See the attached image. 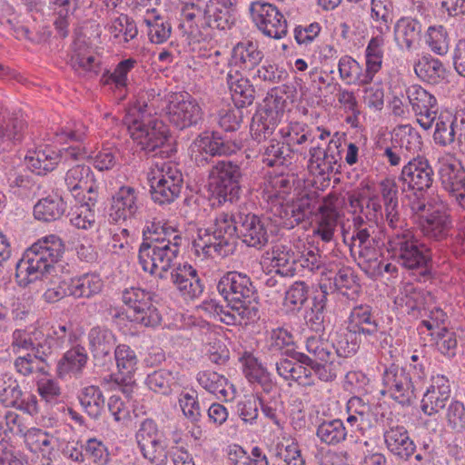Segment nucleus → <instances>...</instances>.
<instances>
[{"instance_id":"1","label":"nucleus","mask_w":465,"mask_h":465,"mask_svg":"<svg viewBox=\"0 0 465 465\" xmlns=\"http://www.w3.org/2000/svg\"><path fill=\"white\" fill-rule=\"evenodd\" d=\"M240 149V143L225 140L215 134H201L193 142L194 162L198 167L210 165L209 187L219 204L233 203L239 199L243 173L241 163L230 159L217 160L214 157L231 155Z\"/></svg>"},{"instance_id":"2","label":"nucleus","mask_w":465,"mask_h":465,"mask_svg":"<svg viewBox=\"0 0 465 465\" xmlns=\"http://www.w3.org/2000/svg\"><path fill=\"white\" fill-rule=\"evenodd\" d=\"M164 109V102L155 89L139 94L124 118L132 139L145 155L163 159L172 151L167 144L169 131L163 121L154 117Z\"/></svg>"},{"instance_id":"3","label":"nucleus","mask_w":465,"mask_h":465,"mask_svg":"<svg viewBox=\"0 0 465 465\" xmlns=\"http://www.w3.org/2000/svg\"><path fill=\"white\" fill-rule=\"evenodd\" d=\"M138 259L142 269L160 279H167L177 263L183 237L175 228L161 221L148 222L143 230Z\"/></svg>"},{"instance_id":"4","label":"nucleus","mask_w":465,"mask_h":465,"mask_svg":"<svg viewBox=\"0 0 465 465\" xmlns=\"http://www.w3.org/2000/svg\"><path fill=\"white\" fill-rule=\"evenodd\" d=\"M388 226L393 230L387 242V251L397 263L409 271H420L426 276L431 267L430 250L420 243L413 232L406 228L398 209L385 212Z\"/></svg>"},{"instance_id":"5","label":"nucleus","mask_w":465,"mask_h":465,"mask_svg":"<svg viewBox=\"0 0 465 465\" xmlns=\"http://www.w3.org/2000/svg\"><path fill=\"white\" fill-rule=\"evenodd\" d=\"M217 291L246 322L260 319L259 296L253 282L246 274L236 271L226 272L219 280Z\"/></svg>"},{"instance_id":"6","label":"nucleus","mask_w":465,"mask_h":465,"mask_svg":"<svg viewBox=\"0 0 465 465\" xmlns=\"http://www.w3.org/2000/svg\"><path fill=\"white\" fill-rule=\"evenodd\" d=\"M64 252L63 241L54 234L39 239L24 253L16 263V277H24L28 282L49 272Z\"/></svg>"},{"instance_id":"7","label":"nucleus","mask_w":465,"mask_h":465,"mask_svg":"<svg viewBox=\"0 0 465 465\" xmlns=\"http://www.w3.org/2000/svg\"><path fill=\"white\" fill-rule=\"evenodd\" d=\"M148 181L152 199L159 204L173 203L180 195L183 183L182 172L173 162L153 163Z\"/></svg>"},{"instance_id":"8","label":"nucleus","mask_w":465,"mask_h":465,"mask_svg":"<svg viewBox=\"0 0 465 465\" xmlns=\"http://www.w3.org/2000/svg\"><path fill=\"white\" fill-rule=\"evenodd\" d=\"M347 331L357 335L360 341L371 344L379 341L381 348H385L391 341V336L385 331L379 314L368 304L356 305L351 309Z\"/></svg>"},{"instance_id":"9","label":"nucleus","mask_w":465,"mask_h":465,"mask_svg":"<svg viewBox=\"0 0 465 465\" xmlns=\"http://www.w3.org/2000/svg\"><path fill=\"white\" fill-rule=\"evenodd\" d=\"M381 383V394L389 395L402 406L411 405L417 397L410 373L394 362L384 366Z\"/></svg>"},{"instance_id":"10","label":"nucleus","mask_w":465,"mask_h":465,"mask_svg":"<svg viewBox=\"0 0 465 465\" xmlns=\"http://www.w3.org/2000/svg\"><path fill=\"white\" fill-rule=\"evenodd\" d=\"M235 223H238V237L248 246L257 249L265 246L270 237L276 232V226L270 218L244 210L236 212Z\"/></svg>"},{"instance_id":"11","label":"nucleus","mask_w":465,"mask_h":465,"mask_svg":"<svg viewBox=\"0 0 465 465\" xmlns=\"http://www.w3.org/2000/svg\"><path fill=\"white\" fill-rule=\"evenodd\" d=\"M165 109L170 123L180 130L194 126L203 119L200 104L188 93L171 94Z\"/></svg>"},{"instance_id":"12","label":"nucleus","mask_w":465,"mask_h":465,"mask_svg":"<svg viewBox=\"0 0 465 465\" xmlns=\"http://www.w3.org/2000/svg\"><path fill=\"white\" fill-rule=\"evenodd\" d=\"M250 13L252 22L264 35L277 40L287 35V20L275 5L263 1L252 2Z\"/></svg>"},{"instance_id":"13","label":"nucleus","mask_w":465,"mask_h":465,"mask_svg":"<svg viewBox=\"0 0 465 465\" xmlns=\"http://www.w3.org/2000/svg\"><path fill=\"white\" fill-rule=\"evenodd\" d=\"M434 171L423 156L413 157L403 165L399 181L403 191H412L416 195L427 192L433 184Z\"/></svg>"},{"instance_id":"14","label":"nucleus","mask_w":465,"mask_h":465,"mask_svg":"<svg viewBox=\"0 0 465 465\" xmlns=\"http://www.w3.org/2000/svg\"><path fill=\"white\" fill-rule=\"evenodd\" d=\"M416 213H421L420 216V229L422 234L436 242L447 239L452 229V221L446 212L427 206L424 203L418 202L412 205Z\"/></svg>"},{"instance_id":"15","label":"nucleus","mask_w":465,"mask_h":465,"mask_svg":"<svg viewBox=\"0 0 465 465\" xmlns=\"http://www.w3.org/2000/svg\"><path fill=\"white\" fill-rule=\"evenodd\" d=\"M341 143L338 141L330 140L327 146L320 143H313L309 150L308 169L316 176H324L337 172L341 167L339 161L341 159Z\"/></svg>"},{"instance_id":"16","label":"nucleus","mask_w":465,"mask_h":465,"mask_svg":"<svg viewBox=\"0 0 465 465\" xmlns=\"http://www.w3.org/2000/svg\"><path fill=\"white\" fill-rule=\"evenodd\" d=\"M406 95L417 122L424 129L431 128L437 118L438 103L436 97L419 84L407 87Z\"/></svg>"},{"instance_id":"17","label":"nucleus","mask_w":465,"mask_h":465,"mask_svg":"<svg viewBox=\"0 0 465 465\" xmlns=\"http://www.w3.org/2000/svg\"><path fill=\"white\" fill-rule=\"evenodd\" d=\"M0 401L6 407H15L30 415L38 413V402L35 395L23 391L18 381L5 375L0 380Z\"/></svg>"},{"instance_id":"18","label":"nucleus","mask_w":465,"mask_h":465,"mask_svg":"<svg viewBox=\"0 0 465 465\" xmlns=\"http://www.w3.org/2000/svg\"><path fill=\"white\" fill-rule=\"evenodd\" d=\"M383 437L387 449L402 460H408L415 451L416 446L407 429L391 415L384 420Z\"/></svg>"},{"instance_id":"19","label":"nucleus","mask_w":465,"mask_h":465,"mask_svg":"<svg viewBox=\"0 0 465 465\" xmlns=\"http://www.w3.org/2000/svg\"><path fill=\"white\" fill-rule=\"evenodd\" d=\"M169 274L173 286L184 300H194L203 294L204 283L198 271L191 264L179 263Z\"/></svg>"},{"instance_id":"20","label":"nucleus","mask_w":465,"mask_h":465,"mask_svg":"<svg viewBox=\"0 0 465 465\" xmlns=\"http://www.w3.org/2000/svg\"><path fill=\"white\" fill-rule=\"evenodd\" d=\"M338 202L339 197L336 194H328L322 199L316 211L317 220L313 233L325 242L332 241L338 225L341 216L338 211Z\"/></svg>"},{"instance_id":"21","label":"nucleus","mask_w":465,"mask_h":465,"mask_svg":"<svg viewBox=\"0 0 465 465\" xmlns=\"http://www.w3.org/2000/svg\"><path fill=\"white\" fill-rule=\"evenodd\" d=\"M321 203L316 193H305L290 204L282 207L281 218L282 225L286 228H293L311 215L316 213L317 208Z\"/></svg>"},{"instance_id":"22","label":"nucleus","mask_w":465,"mask_h":465,"mask_svg":"<svg viewBox=\"0 0 465 465\" xmlns=\"http://www.w3.org/2000/svg\"><path fill=\"white\" fill-rule=\"evenodd\" d=\"M88 349L95 364L105 365L112 362V351L115 349L116 337L106 327L94 326L87 333Z\"/></svg>"},{"instance_id":"23","label":"nucleus","mask_w":465,"mask_h":465,"mask_svg":"<svg viewBox=\"0 0 465 465\" xmlns=\"http://www.w3.org/2000/svg\"><path fill=\"white\" fill-rule=\"evenodd\" d=\"M450 399V386L449 380L443 375L432 378L430 386L423 394L421 411L430 416L442 410Z\"/></svg>"},{"instance_id":"24","label":"nucleus","mask_w":465,"mask_h":465,"mask_svg":"<svg viewBox=\"0 0 465 465\" xmlns=\"http://www.w3.org/2000/svg\"><path fill=\"white\" fill-rule=\"evenodd\" d=\"M138 192L131 186H122L113 195L109 217L115 223L134 217L138 211Z\"/></svg>"},{"instance_id":"25","label":"nucleus","mask_w":465,"mask_h":465,"mask_svg":"<svg viewBox=\"0 0 465 465\" xmlns=\"http://www.w3.org/2000/svg\"><path fill=\"white\" fill-rule=\"evenodd\" d=\"M226 83L236 107L243 108L253 103L254 87L239 71L230 70L226 76Z\"/></svg>"},{"instance_id":"26","label":"nucleus","mask_w":465,"mask_h":465,"mask_svg":"<svg viewBox=\"0 0 465 465\" xmlns=\"http://www.w3.org/2000/svg\"><path fill=\"white\" fill-rule=\"evenodd\" d=\"M209 0L186 2L182 9L181 26L190 36L195 38L201 35V25L207 13Z\"/></svg>"},{"instance_id":"27","label":"nucleus","mask_w":465,"mask_h":465,"mask_svg":"<svg viewBox=\"0 0 465 465\" xmlns=\"http://www.w3.org/2000/svg\"><path fill=\"white\" fill-rule=\"evenodd\" d=\"M267 258L276 268L275 273L282 277H293L296 275V254L292 249L285 244L278 243L267 252Z\"/></svg>"},{"instance_id":"28","label":"nucleus","mask_w":465,"mask_h":465,"mask_svg":"<svg viewBox=\"0 0 465 465\" xmlns=\"http://www.w3.org/2000/svg\"><path fill=\"white\" fill-rule=\"evenodd\" d=\"M282 114L278 110L266 109L254 115L250 126L252 139L258 143L266 141L278 126Z\"/></svg>"},{"instance_id":"29","label":"nucleus","mask_w":465,"mask_h":465,"mask_svg":"<svg viewBox=\"0 0 465 465\" xmlns=\"http://www.w3.org/2000/svg\"><path fill=\"white\" fill-rule=\"evenodd\" d=\"M206 15L201 25V28L211 27L218 30L231 28L235 22V6H223L215 0H209Z\"/></svg>"},{"instance_id":"30","label":"nucleus","mask_w":465,"mask_h":465,"mask_svg":"<svg viewBox=\"0 0 465 465\" xmlns=\"http://www.w3.org/2000/svg\"><path fill=\"white\" fill-rule=\"evenodd\" d=\"M422 25L417 19L401 17L394 25L395 40L399 45L411 50L419 45Z\"/></svg>"},{"instance_id":"31","label":"nucleus","mask_w":465,"mask_h":465,"mask_svg":"<svg viewBox=\"0 0 465 465\" xmlns=\"http://www.w3.org/2000/svg\"><path fill=\"white\" fill-rule=\"evenodd\" d=\"M211 231L208 226L198 230V237L193 241V247L196 252L199 253L202 251L205 256L211 257L214 254L226 257L232 253L233 251L230 247L225 248L223 246L222 238L218 237V234L211 232Z\"/></svg>"},{"instance_id":"32","label":"nucleus","mask_w":465,"mask_h":465,"mask_svg":"<svg viewBox=\"0 0 465 465\" xmlns=\"http://www.w3.org/2000/svg\"><path fill=\"white\" fill-rule=\"evenodd\" d=\"M236 222L235 213H220L208 227L213 230L211 232L218 234V237L222 238V242L225 248L230 247L232 251L234 250L235 235L238 236V223Z\"/></svg>"},{"instance_id":"33","label":"nucleus","mask_w":465,"mask_h":465,"mask_svg":"<svg viewBox=\"0 0 465 465\" xmlns=\"http://www.w3.org/2000/svg\"><path fill=\"white\" fill-rule=\"evenodd\" d=\"M67 208L62 196L48 195L40 199L34 206L35 218L43 222H53L60 219Z\"/></svg>"},{"instance_id":"34","label":"nucleus","mask_w":465,"mask_h":465,"mask_svg":"<svg viewBox=\"0 0 465 465\" xmlns=\"http://www.w3.org/2000/svg\"><path fill=\"white\" fill-rule=\"evenodd\" d=\"M69 296L91 298L103 289V281L98 274L84 273L69 280Z\"/></svg>"},{"instance_id":"35","label":"nucleus","mask_w":465,"mask_h":465,"mask_svg":"<svg viewBox=\"0 0 465 465\" xmlns=\"http://www.w3.org/2000/svg\"><path fill=\"white\" fill-rule=\"evenodd\" d=\"M415 74L422 81L438 84L446 78V69L437 58L424 55L414 64Z\"/></svg>"},{"instance_id":"36","label":"nucleus","mask_w":465,"mask_h":465,"mask_svg":"<svg viewBox=\"0 0 465 465\" xmlns=\"http://www.w3.org/2000/svg\"><path fill=\"white\" fill-rule=\"evenodd\" d=\"M92 181V170L84 164H75L68 169L64 175V184L67 190L75 195L84 190H86L88 193H93V185H89V182Z\"/></svg>"},{"instance_id":"37","label":"nucleus","mask_w":465,"mask_h":465,"mask_svg":"<svg viewBox=\"0 0 465 465\" xmlns=\"http://www.w3.org/2000/svg\"><path fill=\"white\" fill-rule=\"evenodd\" d=\"M70 65L78 73H96L98 63L85 42L76 39L72 45Z\"/></svg>"},{"instance_id":"38","label":"nucleus","mask_w":465,"mask_h":465,"mask_svg":"<svg viewBox=\"0 0 465 465\" xmlns=\"http://www.w3.org/2000/svg\"><path fill=\"white\" fill-rule=\"evenodd\" d=\"M280 134L293 154L299 152V146L307 141H310L312 144L315 143V136L312 135V131L305 124L299 122L290 123L286 127L281 129Z\"/></svg>"},{"instance_id":"39","label":"nucleus","mask_w":465,"mask_h":465,"mask_svg":"<svg viewBox=\"0 0 465 465\" xmlns=\"http://www.w3.org/2000/svg\"><path fill=\"white\" fill-rule=\"evenodd\" d=\"M25 160L28 169L41 175L54 169L60 161V155L51 148H45L30 153Z\"/></svg>"},{"instance_id":"40","label":"nucleus","mask_w":465,"mask_h":465,"mask_svg":"<svg viewBox=\"0 0 465 465\" xmlns=\"http://www.w3.org/2000/svg\"><path fill=\"white\" fill-rule=\"evenodd\" d=\"M243 373L250 382L259 384L266 393L272 392L275 388L271 374L258 360L252 355H248L244 359Z\"/></svg>"},{"instance_id":"41","label":"nucleus","mask_w":465,"mask_h":465,"mask_svg":"<svg viewBox=\"0 0 465 465\" xmlns=\"http://www.w3.org/2000/svg\"><path fill=\"white\" fill-rule=\"evenodd\" d=\"M78 399L84 412L92 419L97 420L104 409L105 400L101 389L97 386H87L78 395Z\"/></svg>"},{"instance_id":"42","label":"nucleus","mask_w":465,"mask_h":465,"mask_svg":"<svg viewBox=\"0 0 465 465\" xmlns=\"http://www.w3.org/2000/svg\"><path fill=\"white\" fill-rule=\"evenodd\" d=\"M233 58L242 69L253 70L263 59V53L257 45L251 42H242L233 48Z\"/></svg>"},{"instance_id":"43","label":"nucleus","mask_w":465,"mask_h":465,"mask_svg":"<svg viewBox=\"0 0 465 465\" xmlns=\"http://www.w3.org/2000/svg\"><path fill=\"white\" fill-rule=\"evenodd\" d=\"M333 283L335 289L350 301H356L361 287L351 267H342L336 272Z\"/></svg>"},{"instance_id":"44","label":"nucleus","mask_w":465,"mask_h":465,"mask_svg":"<svg viewBox=\"0 0 465 465\" xmlns=\"http://www.w3.org/2000/svg\"><path fill=\"white\" fill-rule=\"evenodd\" d=\"M87 353L83 346L77 345L67 351L57 363L60 377L68 373H79L87 362Z\"/></svg>"},{"instance_id":"45","label":"nucleus","mask_w":465,"mask_h":465,"mask_svg":"<svg viewBox=\"0 0 465 465\" xmlns=\"http://www.w3.org/2000/svg\"><path fill=\"white\" fill-rule=\"evenodd\" d=\"M348 430L343 421L340 419L323 420L316 430V436L322 443L327 445H337L347 438Z\"/></svg>"},{"instance_id":"46","label":"nucleus","mask_w":465,"mask_h":465,"mask_svg":"<svg viewBox=\"0 0 465 465\" xmlns=\"http://www.w3.org/2000/svg\"><path fill=\"white\" fill-rule=\"evenodd\" d=\"M293 159V153L283 142L271 139L264 146L262 161L268 166L289 165Z\"/></svg>"},{"instance_id":"47","label":"nucleus","mask_w":465,"mask_h":465,"mask_svg":"<svg viewBox=\"0 0 465 465\" xmlns=\"http://www.w3.org/2000/svg\"><path fill=\"white\" fill-rule=\"evenodd\" d=\"M338 70L340 78L346 84L367 85L370 84L365 80L362 66L350 55H343L340 58Z\"/></svg>"},{"instance_id":"48","label":"nucleus","mask_w":465,"mask_h":465,"mask_svg":"<svg viewBox=\"0 0 465 465\" xmlns=\"http://www.w3.org/2000/svg\"><path fill=\"white\" fill-rule=\"evenodd\" d=\"M395 303L412 316H418L424 307L423 292L412 284H406L401 293L396 297Z\"/></svg>"},{"instance_id":"49","label":"nucleus","mask_w":465,"mask_h":465,"mask_svg":"<svg viewBox=\"0 0 465 465\" xmlns=\"http://www.w3.org/2000/svg\"><path fill=\"white\" fill-rule=\"evenodd\" d=\"M108 30L118 43H128L138 35L134 20L124 14L112 20Z\"/></svg>"},{"instance_id":"50","label":"nucleus","mask_w":465,"mask_h":465,"mask_svg":"<svg viewBox=\"0 0 465 465\" xmlns=\"http://www.w3.org/2000/svg\"><path fill=\"white\" fill-rule=\"evenodd\" d=\"M177 372L160 369L147 375L146 384L149 389L162 395H169L177 384Z\"/></svg>"},{"instance_id":"51","label":"nucleus","mask_w":465,"mask_h":465,"mask_svg":"<svg viewBox=\"0 0 465 465\" xmlns=\"http://www.w3.org/2000/svg\"><path fill=\"white\" fill-rule=\"evenodd\" d=\"M393 9L392 0H371V17L380 24L377 30L381 35L390 32L393 21Z\"/></svg>"},{"instance_id":"52","label":"nucleus","mask_w":465,"mask_h":465,"mask_svg":"<svg viewBox=\"0 0 465 465\" xmlns=\"http://www.w3.org/2000/svg\"><path fill=\"white\" fill-rule=\"evenodd\" d=\"M350 203L352 208L359 209V221L362 222L365 218L368 222L377 224L378 218L382 217V207L377 195L367 199L351 198Z\"/></svg>"},{"instance_id":"53","label":"nucleus","mask_w":465,"mask_h":465,"mask_svg":"<svg viewBox=\"0 0 465 465\" xmlns=\"http://www.w3.org/2000/svg\"><path fill=\"white\" fill-rule=\"evenodd\" d=\"M443 188L451 197L465 184V169L459 163L444 164L440 170Z\"/></svg>"},{"instance_id":"54","label":"nucleus","mask_w":465,"mask_h":465,"mask_svg":"<svg viewBox=\"0 0 465 465\" xmlns=\"http://www.w3.org/2000/svg\"><path fill=\"white\" fill-rule=\"evenodd\" d=\"M298 268H302L312 273L320 272L321 274H324L326 270L324 258L319 250L312 246L305 247L300 254L296 255V273Z\"/></svg>"},{"instance_id":"55","label":"nucleus","mask_w":465,"mask_h":465,"mask_svg":"<svg viewBox=\"0 0 465 465\" xmlns=\"http://www.w3.org/2000/svg\"><path fill=\"white\" fill-rule=\"evenodd\" d=\"M197 381L204 390L218 398H226L228 396L227 379L215 371H200L197 374Z\"/></svg>"},{"instance_id":"56","label":"nucleus","mask_w":465,"mask_h":465,"mask_svg":"<svg viewBox=\"0 0 465 465\" xmlns=\"http://www.w3.org/2000/svg\"><path fill=\"white\" fill-rule=\"evenodd\" d=\"M436 119L435 130L432 136L434 143L440 147H450L456 144L451 123V114H440Z\"/></svg>"},{"instance_id":"57","label":"nucleus","mask_w":465,"mask_h":465,"mask_svg":"<svg viewBox=\"0 0 465 465\" xmlns=\"http://www.w3.org/2000/svg\"><path fill=\"white\" fill-rule=\"evenodd\" d=\"M397 145L406 153L421 150L422 139L420 133L411 125H402L395 134Z\"/></svg>"},{"instance_id":"58","label":"nucleus","mask_w":465,"mask_h":465,"mask_svg":"<svg viewBox=\"0 0 465 465\" xmlns=\"http://www.w3.org/2000/svg\"><path fill=\"white\" fill-rule=\"evenodd\" d=\"M143 23L147 26V35L152 43L163 44L170 37L172 32L171 24L164 21L159 15H154L153 19L145 17Z\"/></svg>"},{"instance_id":"59","label":"nucleus","mask_w":465,"mask_h":465,"mask_svg":"<svg viewBox=\"0 0 465 465\" xmlns=\"http://www.w3.org/2000/svg\"><path fill=\"white\" fill-rule=\"evenodd\" d=\"M425 42L430 49L440 55L447 54L449 50L448 34L444 26H430L425 35Z\"/></svg>"},{"instance_id":"60","label":"nucleus","mask_w":465,"mask_h":465,"mask_svg":"<svg viewBox=\"0 0 465 465\" xmlns=\"http://www.w3.org/2000/svg\"><path fill=\"white\" fill-rule=\"evenodd\" d=\"M445 420L449 429L456 433L465 432V406L460 401H451L445 412Z\"/></svg>"},{"instance_id":"61","label":"nucleus","mask_w":465,"mask_h":465,"mask_svg":"<svg viewBox=\"0 0 465 465\" xmlns=\"http://www.w3.org/2000/svg\"><path fill=\"white\" fill-rule=\"evenodd\" d=\"M114 351L119 372L126 376L132 374L137 364L135 352L126 344L117 345Z\"/></svg>"},{"instance_id":"62","label":"nucleus","mask_w":465,"mask_h":465,"mask_svg":"<svg viewBox=\"0 0 465 465\" xmlns=\"http://www.w3.org/2000/svg\"><path fill=\"white\" fill-rule=\"evenodd\" d=\"M14 365L17 372L24 376H29L35 373H46L48 364L36 358V354L34 352V354L27 353L25 356H19L15 359Z\"/></svg>"},{"instance_id":"63","label":"nucleus","mask_w":465,"mask_h":465,"mask_svg":"<svg viewBox=\"0 0 465 465\" xmlns=\"http://www.w3.org/2000/svg\"><path fill=\"white\" fill-rule=\"evenodd\" d=\"M305 348L316 361H329L334 358L333 346L327 340L321 337L311 336L307 338Z\"/></svg>"},{"instance_id":"64","label":"nucleus","mask_w":465,"mask_h":465,"mask_svg":"<svg viewBox=\"0 0 465 465\" xmlns=\"http://www.w3.org/2000/svg\"><path fill=\"white\" fill-rule=\"evenodd\" d=\"M127 318L144 327H155L162 321L161 314L153 301L139 309V312H127Z\"/></svg>"}]
</instances>
